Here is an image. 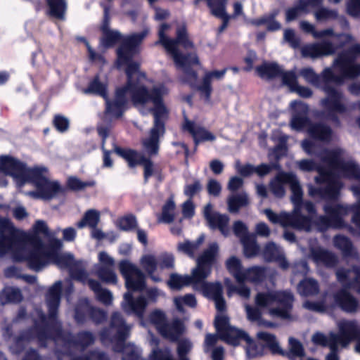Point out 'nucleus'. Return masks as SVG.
Here are the masks:
<instances>
[{
    "label": "nucleus",
    "instance_id": "obj_11",
    "mask_svg": "<svg viewBox=\"0 0 360 360\" xmlns=\"http://www.w3.org/2000/svg\"><path fill=\"white\" fill-rule=\"evenodd\" d=\"M359 53H346L339 56L335 60L333 69H326L322 78L326 82L339 83L344 78H352L360 75V65L355 63Z\"/></svg>",
    "mask_w": 360,
    "mask_h": 360
},
{
    "label": "nucleus",
    "instance_id": "obj_5",
    "mask_svg": "<svg viewBox=\"0 0 360 360\" xmlns=\"http://www.w3.org/2000/svg\"><path fill=\"white\" fill-rule=\"evenodd\" d=\"M289 184L292 191L291 200L294 204L292 214L285 212L277 214L272 210L266 209L264 213L269 221L274 224H279L283 227H293L308 231L311 229V221L302 215V210L312 214L314 212V205L308 202L303 203L302 191L297 176L293 173L280 172L269 184L273 194L278 198L283 197L285 193V184Z\"/></svg>",
    "mask_w": 360,
    "mask_h": 360
},
{
    "label": "nucleus",
    "instance_id": "obj_18",
    "mask_svg": "<svg viewBox=\"0 0 360 360\" xmlns=\"http://www.w3.org/2000/svg\"><path fill=\"white\" fill-rule=\"evenodd\" d=\"M119 269L129 291H139L144 288L145 276L135 264L129 260H122L119 263Z\"/></svg>",
    "mask_w": 360,
    "mask_h": 360
},
{
    "label": "nucleus",
    "instance_id": "obj_43",
    "mask_svg": "<svg viewBox=\"0 0 360 360\" xmlns=\"http://www.w3.org/2000/svg\"><path fill=\"white\" fill-rule=\"evenodd\" d=\"M100 221V212L96 210H89L84 214L82 219L77 222V226L82 229L86 226L96 227Z\"/></svg>",
    "mask_w": 360,
    "mask_h": 360
},
{
    "label": "nucleus",
    "instance_id": "obj_63",
    "mask_svg": "<svg viewBox=\"0 0 360 360\" xmlns=\"http://www.w3.org/2000/svg\"><path fill=\"white\" fill-rule=\"evenodd\" d=\"M207 190L210 195L217 197L221 191V186L218 181L210 179L207 182Z\"/></svg>",
    "mask_w": 360,
    "mask_h": 360
},
{
    "label": "nucleus",
    "instance_id": "obj_7",
    "mask_svg": "<svg viewBox=\"0 0 360 360\" xmlns=\"http://www.w3.org/2000/svg\"><path fill=\"white\" fill-rule=\"evenodd\" d=\"M214 325L220 338L227 344L237 346L244 340L247 344L245 350L248 358L263 354L264 347L257 345L245 331L230 326L229 318L224 311L217 313Z\"/></svg>",
    "mask_w": 360,
    "mask_h": 360
},
{
    "label": "nucleus",
    "instance_id": "obj_39",
    "mask_svg": "<svg viewBox=\"0 0 360 360\" xmlns=\"http://www.w3.org/2000/svg\"><path fill=\"white\" fill-rule=\"evenodd\" d=\"M140 265L153 280L159 281L158 278L153 276V274L158 270V260L153 255L146 254L143 255L140 259Z\"/></svg>",
    "mask_w": 360,
    "mask_h": 360
},
{
    "label": "nucleus",
    "instance_id": "obj_55",
    "mask_svg": "<svg viewBox=\"0 0 360 360\" xmlns=\"http://www.w3.org/2000/svg\"><path fill=\"white\" fill-rule=\"evenodd\" d=\"M85 93H94L98 94L105 98V84L101 82L98 77H96L89 84Z\"/></svg>",
    "mask_w": 360,
    "mask_h": 360
},
{
    "label": "nucleus",
    "instance_id": "obj_51",
    "mask_svg": "<svg viewBox=\"0 0 360 360\" xmlns=\"http://www.w3.org/2000/svg\"><path fill=\"white\" fill-rule=\"evenodd\" d=\"M176 214L175 203L172 199H169L163 206L160 221L171 223L174 220Z\"/></svg>",
    "mask_w": 360,
    "mask_h": 360
},
{
    "label": "nucleus",
    "instance_id": "obj_44",
    "mask_svg": "<svg viewBox=\"0 0 360 360\" xmlns=\"http://www.w3.org/2000/svg\"><path fill=\"white\" fill-rule=\"evenodd\" d=\"M49 14L58 19H63L66 11L65 0H46Z\"/></svg>",
    "mask_w": 360,
    "mask_h": 360
},
{
    "label": "nucleus",
    "instance_id": "obj_48",
    "mask_svg": "<svg viewBox=\"0 0 360 360\" xmlns=\"http://www.w3.org/2000/svg\"><path fill=\"white\" fill-rule=\"evenodd\" d=\"M224 283L227 288V294L231 297L233 293H237L241 297L248 299L250 296V289L244 283H239L240 285L236 287L229 279H226Z\"/></svg>",
    "mask_w": 360,
    "mask_h": 360
},
{
    "label": "nucleus",
    "instance_id": "obj_17",
    "mask_svg": "<svg viewBox=\"0 0 360 360\" xmlns=\"http://www.w3.org/2000/svg\"><path fill=\"white\" fill-rule=\"evenodd\" d=\"M0 169L11 175L18 186L29 181L32 168H27L22 163L10 156H0Z\"/></svg>",
    "mask_w": 360,
    "mask_h": 360
},
{
    "label": "nucleus",
    "instance_id": "obj_16",
    "mask_svg": "<svg viewBox=\"0 0 360 360\" xmlns=\"http://www.w3.org/2000/svg\"><path fill=\"white\" fill-rule=\"evenodd\" d=\"M112 326L117 333V341L119 346L115 348V351H120L123 353L122 360H141L139 357V350L132 344H125L124 338L130 330V327L125 325L120 314L115 313L112 317Z\"/></svg>",
    "mask_w": 360,
    "mask_h": 360
},
{
    "label": "nucleus",
    "instance_id": "obj_20",
    "mask_svg": "<svg viewBox=\"0 0 360 360\" xmlns=\"http://www.w3.org/2000/svg\"><path fill=\"white\" fill-rule=\"evenodd\" d=\"M114 151L117 155L125 159L128 162L129 166L131 167H135L139 163H142L144 168V177L146 180L158 172V167L153 165L150 160L146 159L134 150L122 149L119 147L115 146Z\"/></svg>",
    "mask_w": 360,
    "mask_h": 360
},
{
    "label": "nucleus",
    "instance_id": "obj_4",
    "mask_svg": "<svg viewBox=\"0 0 360 360\" xmlns=\"http://www.w3.org/2000/svg\"><path fill=\"white\" fill-rule=\"evenodd\" d=\"M219 255V247L217 243L210 244L196 260V266L191 270V275L173 274L167 283L172 289L179 290L191 285L195 290L200 291L205 297L212 299L218 311H224L225 300L222 296V286L220 283H210L206 278L211 274L212 266Z\"/></svg>",
    "mask_w": 360,
    "mask_h": 360
},
{
    "label": "nucleus",
    "instance_id": "obj_60",
    "mask_svg": "<svg viewBox=\"0 0 360 360\" xmlns=\"http://www.w3.org/2000/svg\"><path fill=\"white\" fill-rule=\"evenodd\" d=\"M233 231L236 236L240 238V240L252 236L248 233L246 225L240 221H237L234 223Z\"/></svg>",
    "mask_w": 360,
    "mask_h": 360
},
{
    "label": "nucleus",
    "instance_id": "obj_15",
    "mask_svg": "<svg viewBox=\"0 0 360 360\" xmlns=\"http://www.w3.org/2000/svg\"><path fill=\"white\" fill-rule=\"evenodd\" d=\"M198 63V62L191 63L190 65H188L186 71L181 70L184 73V78L182 79L184 82L189 83L191 86H196L198 89L200 91L202 96H203L205 100L209 101L212 92V82L214 81H219L222 79L226 72L227 69L225 68L221 70L207 72L203 77L201 84L197 85L196 74L191 71L190 68L193 65Z\"/></svg>",
    "mask_w": 360,
    "mask_h": 360
},
{
    "label": "nucleus",
    "instance_id": "obj_22",
    "mask_svg": "<svg viewBox=\"0 0 360 360\" xmlns=\"http://www.w3.org/2000/svg\"><path fill=\"white\" fill-rule=\"evenodd\" d=\"M192 346V343L188 340L184 339L179 342L177 347L179 360H189L186 354L191 350ZM149 359L150 360H174L169 350H158L155 348H153Z\"/></svg>",
    "mask_w": 360,
    "mask_h": 360
},
{
    "label": "nucleus",
    "instance_id": "obj_27",
    "mask_svg": "<svg viewBox=\"0 0 360 360\" xmlns=\"http://www.w3.org/2000/svg\"><path fill=\"white\" fill-rule=\"evenodd\" d=\"M344 339L341 331L340 335L330 333L328 336L317 332L311 336V341L315 345L321 346H328L330 350L338 349L339 347H344L341 340Z\"/></svg>",
    "mask_w": 360,
    "mask_h": 360
},
{
    "label": "nucleus",
    "instance_id": "obj_26",
    "mask_svg": "<svg viewBox=\"0 0 360 360\" xmlns=\"http://www.w3.org/2000/svg\"><path fill=\"white\" fill-rule=\"evenodd\" d=\"M334 46L328 41L309 44L302 49V55L310 58H318L323 56H328L334 53Z\"/></svg>",
    "mask_w": 360,
    "mask_h": 360
},
{
    "label": "nucleus",
    "instance_id": "obj_36",
    "mask_svg": "<svg viewBox=\"0 0 360 360\" xmlns=\"http://www.w3.org/2000/svg\"><path fill=\"white\" fill-rule=\"evenodd\" d=\"M278 11H274L273 12L266 14L259 18L252 20L251 23L256 26L266 25V28L269 31H275L280 30L281 27V24L276 20V16L278 15Z\"/></svg>",
    "mask_w": 360,
    "mask_h": 360
},
{
    "label": "nucleus",
    "instance_id": "obj_29",
    "mask_svg": "<svg viewBox=\"0 0 360 360\" xmlns=\"http://www.w3.org/2000/svg\"><path fill=\"white\" fill-rule=\"evenodd\" d=\"M283 82L290 91L296 92L302 97L308 98L311 96V91L309 88L298 85L295 72L293 71L285 72L283 75Z\"/></svg>",
    "mask_w": 360,
    "mask_h": 360
},
{
    "label": "nucleus",
    "instance_id": "obj_57",
    "mask_svg": "<svg viewBox=\"0 0 360 360\" xmlns=\"http://www.w3.org/2000/svg\"><path fill=\"white\" fill-rule=\"evenodd\" d=\"M202 189V185L200 181H195L191 184H187L184 187V194L191 199L198 194Z\"/></svg>",
    "mask_w": 360,
    "mask_h": 360
},
{
    "label": "nucleus",
    "instance_id": "obj_46",
    "mask_svg": "<svg viewBox=\"0 0 360 360\" xmlns=\"http://www.w3.org/2000/svg\"><path fill=\"white\" fill-rule=\"evenodd\" d=\"M248 204V195L243 193L236 195H231L228 198L229 210L231 212H236L240 207Z\"/></svg>",
    "mask_w": 360,
    "mask_h": 360
},
{
    "label": "nucleus",
    "instance_id": "obj_41",
    "mask_svg": "<svg viewBox=\"0 0 360 360\" xmlns=\"http://www.w3.org/2000/svg\"><path fill=\"white\" fill-rule=\"evenodd\" d=\"M264 269L258 266H252L245 269L243 274L244 278L241 280L240 283L247 281L252 283H258L264 279Z\"/></svg>",
    "mask_w": 360,
    "mask_h": 360
},
{
    "label": "nucleus",
    "instance_id": "obj_21",
    "mask_svg": "<svg viewBox=\"0 0 360 360\" xmlns=\"http://www.w3.org/2000/svg\"><path fill=\"white\" fill-rule=\"evenodd\" d=\"M99 269L97 271L98 276L105 282L115 283L117 280L114 271L115 261L106 252L102 251L98 255Z\"/></svg>",
    "mask_w": 360,
    "mask_h": 360
},
{
    "label": "nucleus",
    "instance_id": "obj_38",
    "mask_svg": "<svg viewBox=\"0 0 360 360\" xmlns=\"http://www.w3.org/2000/svg\"><path fill=\"white\" fill-rule=\"evenodd\" d=\"M256 72L259 77L264 79H271L280 75L283 79V75L285 73L276 64L267 63L257 67Z\"/></svg>",
    "mask_w": 360,
    "mask_h": 360
},
{
    "label": "nucleus",
    "instance_id": "obj_24",
    "mask_svg": "<svg viewBox=\"0 0 360 360\" xmlns=\"http://www.w3.org/2000/svg\"><path fill=\"white\" fill-rule=\"evenodd\" d=\"M290 108L292 109L291 127L295 130L302 129L308 123L307 117L308 106L300 101H295L290 103Z\"/></svg>",
    "mask_w": 360,
    "mask_h": 360
},
{
    "label": "nucleus",
    "instance_id": "obj_59",
    "mask_svg": "<svg viewBox=\"0 0 360 360\" xmlns=\"http://www.w3.org/2000/svg\"><path fill=\"white\" fill-rule=\"evenodd\" d=\"M5 296L8 301L13 302H20L22 299V295L20 290L17 288H6L2 294V297Z\"/></svg>",
    "mask_w": 360,
    "mask_h": 360
},
{
    "label": "nucleus",
    "instance_id": "obj_9",
    "mask_svg": "<svg viewBox=\"0 0 360 360\" xmlns=\"http://www.w3.org/2000/svg\"><path fill=\"white\" fill-rule=\"evenodd\" d=\"M326 217H321L318 226L320 230L329 227L342 228L345 226L344 219L352 213V221L360 230V200L353 205L331 204L324 207Z\"/></svg>",
    "mask_w": 360,
    "mask_h": 360
},
{
    "label": "nucleus",
    "instance_id": "obj_2",
    "mask_svg": "<svg viewBox=\"0 0 360 360\" xmlns=\"http://www.w3.org/2000/svg\"><path fill=\"white\" fill-rule=\"evenodd\" d=\"M0 256L9 254L15 262H25L34 270L51 263L60 268L74 262L70 253H61L62 241L51 236L46 223L37 220L30 231L16 229L9 219L0 220Z\"/></svg>",
    "mask_w": 360,
    "mask_h": 360
},
{
    "label": "nucleus",
    "instance_id": "obj_52",
    "mask_svg": "<svg viewBox=\"0 0 360 360\" xmlns=\"http://www.w3.org/2000/svg\"><path fill=\"white\" fill-rule=\"evenodd\" d=\"M241 242L243 245L244 254L246 257H254L259 252V247L256 244L255 237L253 235L243 239Z\"/></svg>",
    "mask_w": 360,
    "mask_h": 360
},
{
    "label": "nucleus",
    "instance_id": "obj_6",
    "mask_svg": "<svg viewBox=\"0 0 360 360\" xmlns=\"http://www.w3.org/2000/svg\"><path fill=\"white\" fill-rule=\"evenodd\" d=\"M171 27L168 24L163 23L158 31L159 41L167 53L172 58L177 68L186 71L187 66L191 63H198V57L195 53L184 56L178 50L179 44L182 45L185 49L193 47V43L188 39L184 26L179 27L176 30V39H172L167 37V33Z\"/></svg>",
    "mask_w": 360,
    "mask_h": 360
},
{
    "label": "nucleus",
    "instance_id": "obj_14",
    "mask_svg": "<svg viewBox=\"0 0 360 360\" xmlns=\"http://www.w3.org/2000/svg\"><path fill=\"white\" fill-rule=\"evenodd\" d=\"M143 326L153 325L164 337L175 340L184 331V326L180 321L168 324L165 314L160 310L152 311L146 321H142Z\"/></svg>",
    "mask_w": 360,
    "mask_h": 360
},
{
    "label": "nucleus",
    "instance_id": "obj_35",
    "mask_svg": "<svg viewBox=\"0 0 360 360\" xmlns=\"http://www.w3.org/2000/svg\"><path fill=\"white\" fill-rule=\"evenodd\" d=\"M62 288L60 282L56 283L49 290L47 295V304L50 316L53 317L59 304L60 295Z\"/></svg>",
    "mask_w": 360,
    "mask_h": 360
},
{
    "label": "nucleus",
    "instance_id": "obj_28",
    "mask_svg": "<svg viewBox=\"0 0 360 360\" xmlns=\"http://www.w3.org/2000/svg\"><path fill=\"white\" fill-rule=\"evenodd\" d=\"M328 98L322 101V104L327 110L331 112H342L345 110V107L342 103L341 94L336 90H326Z\"/></svg>",
    "mask_w": 360,
    "mask_h": 360
},
{
    "label": "nucleus",
    "instance_id": "obj_62",
    "mask_svg": "<svg viewBox=\"0 0 360 360\" xmlns=\"http://www.w3.org/2000/svg\"><path fill=\"white\" fill-rule=\"evenodd\" d=\"M136 226V219L133 216H127L118 221V226L124 231H129Z\"/></svg>",
    "mask_w": 360,
    "mask_h": 360
},
{
    "label": "nucleus",
    "instance_id": "obj_30",
    "mask_svg": "<svg viewBox=\"0 0 360 360\" xmlns=\"http://www.w3.org/2000/svg\"><path fill=\"white\" fill-rule=\"evenodd\" d=\"M183 127L192 134L196 144L204 141H214L215 139L212 133L191 121L186 120Z\"/></svg>",
    "mask_w": 360,
    "mask_h": 360
},
{
    "label": "nucleus",
    "instance_id": "obj_50",
    "mask_svg": "<svg viewBox=\"0 0 360 360\" xmlns=\"http://www.w3.org/2000/svg\"><path fill=\"white\" fill-rule=\"evenodd\" d=\"M300 27L301 30L304 32L311 34L314 38H321L333 34V32L331 29H327L321 32H318L315 30L314 25L304 20L300 22Z\"/></svg>",
    "mask_w": 360,
    "mask_h": 360
},
{
    "label": "nucleus",
    "instance_id": "obj_61",
    "mask_svg": "<svg viewBox=\"0 0 360 360\" xmlns=\"http://www.w3.org/2000/svg\"><path fill=\"white\" fill-rule=\"evenodd\" d=\"M314 16L317 20L324 21L335 18L337 16V13L334 11H329L326 8H321L314 13Z\"/></svg>",
    "mask_w": 360,
    "mask_h": 360
},
{
    "label": "nucleus",
    "instance_id": "obj_33",
    "mask_svg": "<svg viewBox=\"0 0 360 360\" xmlns=\"http://www.w3.org/2000/svg\"><path fill=\"white\" fill-rule=\"evenodd\" d=\"M310 257L317 264H323L326 266H333L336 262V258L333 254L319 247L310 249Z\"/></svg>",
    "mask_w": 360,
    "mask_h": 360
},
{
    "label": "nucleus",
    "instance_id": "obj_56",
    "mask_svg": "<svg viewBox=\"0 0 360 360\" xmlns=\"http://www.w3.org/2000/svg\"><path fill=\"white\" fill-rule=\"evenodd\" d=\"M300 75L309 83L315 86H319L320 77L311 68H304L302 70Z\"/></svg>",
    "mask_w": 360,
    "mask_h": 360
},
{
    "label": "nucleus",
    "instance_id": "obj_25",
    "mask_svg": "<svg viewBox=\"0 0 360 360\" xmlns=\"http://www.w3.org/2000/svg\"><path fill=\"white\" fill-rule=\"evenodd\" d=\"M203 214L211 228L219 229L221 233L224 236L229 234V229L228 224L229 219L226 215L212 212V206L211 204H207L205 207Z\"/></svg>",
    "mask_w": 360,
    "mask_h": 360
},
{
    "label": "nucleus",
    "instance_id": "obj_23",
    "mask_svg": "<svg viewBox=\"0 0 360 360\" xmlns=\"http://www.w3.org/2000/svg\"><path fill=\"white\" fill-rule=\"evenodd\" d=\"M343 336L341 342L343 346H347L352 340H356L355 351L360 353V329L355 321H342L338 324Z\"/></svg>",
    "mask_w": 360,
    "mask_h": 360
},
{
    "label": "nucleus",
    "instance_id": "obj_1",
    "mask_svg": "<svg viewBox=\"0 0 360 360\" xmlns=\"http://www.w3.org/2000/svg\"><path fill=\"white\" fill-rule=\"evenodd\" d=\"M148 34L147 30L132 34L122 39L117 50V64L120 68H124L127 76L125 85L118 88L112 102L106 99V112L112 117H119L125 109L129 101L142 114L153 113L154 127L149 136L143 139V152L145 155L154 156L159 150V139L164 134V125L161 120L165 119L169 110L163 102V97L168 94L167 88L162 84H153L139 71V65L131 60L139 52V46Z\"/></svg>",
    "mask_w": 360,
    "mask_h": 360
},
{
    "label": "nucleus",
    "instance_id": "obj_54",
    "mask_svg": "<svg viewBox=\"0 0 360 360\" xmlns=\"http://www.w3.org/2000/svg\"><path fill=\"white\" fill-rule=\"evenodd\" d=\"M174 302L180 311H184V305L188 306L190 307H195L197 304V301L194 295L191 294L186 295L185 296L175 297Z\"/></svg>",
    "mask_w": 360,
    "mask_h": 360
},
{
    "label": "nucleus",
    "instance_id": "obj_19",
    "mask_svg": "<svg viewBox=\"0 0 360 360\" xmlns=\"http://www.w3.org/2000/svg\"><path fill=\"white\" fill-rule=\"evenodd\" d=\"M161 292H160L158 289L152 288L148 290L147 292V300L142 296H140L136 300H133L131 292L129 291L124 295L122 307L126 312L134 313L138 316L141 318L146 306L150 302H155L158 297L161 295Z\"/></svg>",
    "mask_w": 360,
    "mask_h": 360
},
{
    "label": "nucleus",
    "instance_id": "obj_12",
    "mask_svg": "<svg viewBox=\"0 0 360 360\" xmlns=\"http://www.w3.org/2000/svg\"><path fill=\"white\" fill-rule=\"evenodd\" d=\"M29 181L32 183L36 191L28 192L27 194L34 198L51 199L62 191L59 184L51 181L48 176V172L44 167H34L30 172Z\"/></svg>",
    "mask_w": 360,
    "mask_h": 360
},
{
    "label": "nucleus",
    "instance_id": "obj_53",
    "mask_svg": "<svg viewBox=\"0 0 360 360\" xmlns=\"http://www.w3.org/2000/svg\"><path fill=\"white\" fill-rule=\"evenodd\" d=\"M158 269H170L174 268L175 264V258L173 254L169 252L161 253L158 259Z\"/></svg>",
    "mask_w": 360,
    "mask_h": 360
},
{
    "label": "nucleus",
    "instance_id": "obj_34",
    "mask_svg": "<svg viewBox=\"0 0 360 360\" xmlns=\"http://www.w3.org/2000/svg\"><path fill=\"white\" fill-rule=\"evenodd\" d=\"M263 256L266 260L278 261L279 265L283 269H285L288 266V264L283 256L282 250L273 243L266 245L263 251Z\"/></svg>",
    "mask_w": 360,
    "mask_h": 360
},
{
    "label": "nucleus",
    "instance_id": "obj_31",
    "mask_svg": "<svg viewBox=\"0 0 360 360\" xmlns=\"http://www.w3.org/2000/svg\"><path fill=\"white\" fill-rule=\"evenodd\" d=\"M226 3L227 0H223L219 4L213 0H208V6L210 8L212 14L223 20V24L219 28L220 32H223L226 28L229 21L231 18V16L226 12Z\"/></svg>",
    "mask_w": 360,
    "mask_h": 360
},
{
    "label": "nucleus",
    "instance_id": "obj_47",
    "mask_svg": "<svg viewBox=\"0 0 360 360\" xmlns=\"http://www.w3.org/2000/svg\"><path fill=\"white\" fill-rule=\"evenodd\" d=\"M87 283L100 301L107 304L111 302L112 299L111 293L108 290L103 289L98 281L88 280Z\"/></svg>",
    "mask_w": 360,
    "mask_h": 360
},
{
    "label": "nucleus",
    "instance_id": "obj_42",
    "mask_svg": "<svg viewBox=\"0 0 360 360\" xmlns=\"http://www.w3.org/2000/svg\"><path fill=\"white\" fill-rule=\"evenodd\" d=\"M308 133L314 139L321 141H328L331 137L330 129L321 124L309 125Z\"/></svg>",
    "mask_w": 360,
    "mask_h": 360
},
{
    "label": "nucleus",
    "instance_id": "obj_10",
    "mask_svg": "<svg viewBox=\"0 0 360 360\" xmlns=\"http://www.w3.org/2000/svg\"><path fill=\"white\" fill-rule=\"evenodd\" d=\"M334 245L340 249L345 257H351L356 264L350 270H338L337 278L346 288H352L360 293V262L357 252L351 242L345 236H338L334 238Z\"/></svg>",
    "mask_w": 360,
    "mask_h": 360
},
{
    "label": "nucleus",
    "instance_id": "obj_40",
    "mask_svg": "<svg viewBox=\"0 0 360 360\" xmlns=\"http://www.w3.org/2000/svg\"><path fill=\"white\" fill-rule=\"evenodd\" d=\"M257 339L264 344L272 352L278 353L281 352V348L279 343L276 340L274 335L267 332H258L257 334Z\"/></svg>",
    "mask_w": 360,
    "mask_h": 360
},
{
    "label": "nucleus",
    "instance_id": "obj_8",
    "mask_svg": "<svg viewBox=\"0 0 360 360\" xmlns=\"http://www.w3.org/2000/svg\"><path fill=\"white\" fill-rule=\"evenodd\" d=\"M255 302L257 307L266 309L273 317L282 319L290 318V310L293 302L292 294L286 291L268 290L258 292Z\"/></svg>",
    "mask_w": 360,
    "mask_h": 360
},
{
    "label": "nucleus",
    "instance_id": "obj_32",
    "mask_svg": "<svg viewBox=\"0 0 360 360\" xmlns=\"http://www.w3.org/2000/svg\"><path fill=\"white\" fill-rule=\"evenodd\" d=\"M105 12V20L108 18L109 8H104ZM102 31H103V38L101 40V45L105 47H109L112 46L116 42L119 41L120 39H122V35L121 34L115 30H111L108 22L105 21L104 25L102 27Z\"/></svg>",
    "mask_w": 360,
    "mask_h": 360
},
{
    "label": "nucleus",
    "instance_id": "obj_13",
    "mask_svg": "<svg viewBox=\"0 0 360 360\" xmlns=\"http://www.w3.org/2000/svg\"><path fill=\"white\" fill-rule=\"evenodd\" d=\"M338 306L346 311L352 312L356 310L358 302L346 290H342L334 295H326L321 302L305 301L303 307L313 311L322 312L329 308Z\"/></svg>",
    "mask_w": 360,
    "mask_h": 360
},
{
    "label": "nucleus",
    "instance_id": "obj_49",
    "mask_svg": "<svg viewBox=\"0 0 360 360\" xmlns=\"http://www.w3.org/2000/svg\"><path fill=\"white\" fill-rule=\"evenodd\" d=\"M204 240V237L200 236L196 241H184L178 245V250L193 257L199 249Z\"/></svg>",
    "mask_w": 360,
    "mask_h": 360
},
{
    "label": "nucleus",
    "instance_id": "obj_3",
    "mask_svg": "<svg viewBox=\"0 0 360 360\" xmlns=\"http://www.w3.org/2000/svg\"><path fill=\"white\" fill-rule=\"evenodd\" d=\"M298 167L304 172L317 171L319 176L315 178L317 184L324 185L323 195L335 198L342 187L341 179H352L354 182L352 191L354 195L360 197V168L352 160H347L340 149L324 152L321 155V164L316 165L310 160L297 162Z\"/></svg>",
    "mask_w": 360,
    "mask_h": 360
},
{
    "label": "nucleus",
    "instance_id": "obj_58",
    "mask_svg": "<svg viewBox=\"0 0 360 360\" xmlns=\"http://www.w3.org/2000/svg\"><path fill=\"white\" fill-rule=\"evenodd\" d=\"M289 349L293 356L301 357L304 355L302 345L292 338H289Z\"/></svg>",
    "mask_w": 360,
    "mask_h": 360
},
{
    "label": "nucleus",
    "instance_id": "obj_37",
    "mask_svg": "<svg viewBox=\"0 0 360 360\" xmlns=\"http://www.w3.org/2000/svg\"><path fill=\"white\" fill-rule=\"evenodd\" d=\"M226 267L228 271L234 277L238 283H240L244 278L243 274L245 269L243 268L240 260L232 256L226 261Z\"/></svg>",
    "mask_w": 360,
    "mask_h": 360
},
{
    "label": "nucleus",
    "instance_id": "obj_64",
    "mask_svg": "<svg viewBox=\"0 0 360 360\" xmlns=\"http://www.w3.org/2000/svg\"><path fill=\"white\" fill-rule=\"evenodd\" d=\"M235 168L238 173L243 176H248L255 173V167L251 165H243L237 161L235 164Z\"/></svg>",
    "mask_w": 360,
    "mask_h": 360
},
{
    "label": "nucleus",
    "instance_id": "obj_45",
    "mask_svg": "<svg viewBox=\"0 0 360 360\" xmlns=\"http://www.w3.org/2000/svg\"><path fill=\"white\" fill-rule=\"evenodd\" d=\"M297 290L302 296L314 295L319 292V285L314 279L307 278L300 282Z\"/></svg>",
    "mask_w": 360,
    "mask_h": 360
}]
</instances>
